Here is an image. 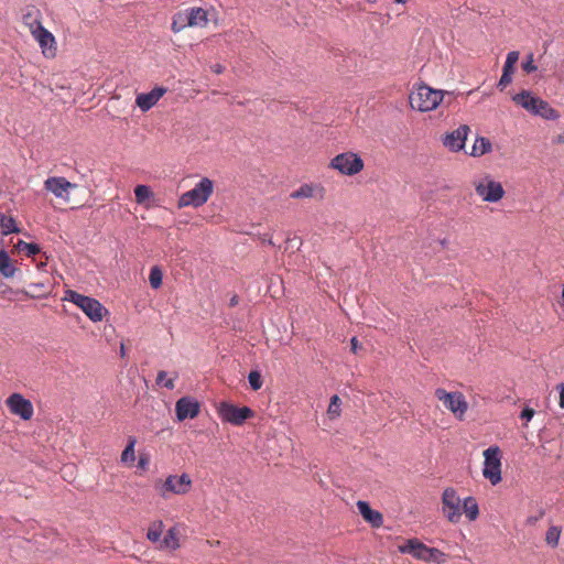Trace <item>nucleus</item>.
Here are the masks:
<instances>
[{"instance_id":"0eeeda50","label":"nucleus","mask_w":564,"mask_h":564,"mask_svg":"<svg viewBox=\"0 0 564 564\" xmlns=\"http://www.w3.org/2000/svg\"><path fill=\"white\" fill-rule=\"evenodd\" d=\"M475 191L487 203H497L505 196L501 183L494 181L489 175L475 183Z\"/></svg>"},{"instance_id":"5701e85b","label":"nucleus","mask_w":564,"mask_h":564,"mask_svg":"<svg viewBox=\"0 0 564 564\" xmlns=\"http://www.w3.org/2000/svg\"><path fill=\"white\" fill-rule=\"evenodd\" d=\"M17 271V268L12 263L9 253L2 249L0 250V273L6 278H12Z\"/></svg>"},{"instance_id":"4c0bfd02","label":"nucleus","mask_w":564,"mask_h":564,"mask_svg":"<svg viewBox=\"0 0 564 564\" xmlns=\"http://www.w3.org/2000/svg\"><path fill=\"white\" fill-rule=\"evenodd\" d=\"M521 66H522V69L528 74L533 73L538 69V66L534 64L532 53H530L525 56V61L522 62Z\"/></svg>"},{"instance_id":"c03bdc74","label":"nucleus","mask_w":564,"mask_h":564,"mask_svg":"<svg viewBox=\"0 0 564 564\" xmlns=\"http://www.w3.org/2000/svg\"><path fill=\"white\" fill-rule=\"evenodd\" d=\"M556 390L560 393L558 404L562 409H564V382H561L556 386Z\"/></svg>"},{"instance_id":"9d476101","label":"nucleus","mask_w":564,"mask_h":564,"mask_svg":"<svg viewBox=\"0 0 564 564\" xmlns=\"http://www.w3.org/2000/svg\"><path fill=\"white\" fill-rule=\"evenodd\" d=\"M192 486V479L186 473L181 476L170 475L161 486V496L166 497V492L175 495L186 494Z\"/></svg>"},{"instance_id":"58836bf2","label":"nucleus","mask_w":564,"mask_h":564,"mask_svg":"<svg viewBox=\"0 0 564 564\" xmlns=\"http://www.w3.org/2000/svg\"><path fill=\"white\" fill-rule=\"evenodd\" d=\"M161 527H162V522L160 521L158 528L152 527V528H150L148 530L147 538L151 542H159L160 541V538H161Z\"/></svg>"},{"instance_id":"7c9ffc66","label":"nucleus","mask_w":564,"mask_h":564,"mask_svg":"<svg viewBox=\"0 0 564 564\" xmlns=\"http://www.w3.org/2000/svg\"><path fill=\"white\" fill-rule=\"evenodd\" d=\"M163 272L159 265H154L150 270L149 282L152 289L156 290L162 285Z\"/></svg>"},{"instance_id":"13d9d810","label":"nucleus","mask_w":564,"mask_h":564,"mask_svg":"<svg viewBox=\"0 0 564 564\" xmlns=\"http://www.w3.org/2000/svg\"><path fill=\"white\" fill-rule=\"evenodd\" d=\"M268 243L274 246V242L271 239L268 240Z\"/></svg>"},{"instance_id":"a878e982","label":"nucleus","mask_w":564,"mask_h":564,"mask_svg":"<svg viewBox=\"0 0 564 564\" xmlns=\"http://www.w3.org/2000/svg\"><path fill=\"white\" fill-rule=\"evenodd\" d=\"M15 249L19 252H24L25 256L30 257V258H32L41 252L40 245H37L35 242H25L23 240H18V242L15 245Z\"/></svg>"},{"instance_id":"6e6552de","label":"nucleus","mask_w":564,"mask_h":564,"mask_svg":"<svg viewBox=\"0 0 564 564\" xmlns=\"http://www.w3.org/2000/svg\"><path fill=\"white\" fill-rule=\"evenodd\" d=\"M435 395L438 400L443 401L447 410L453 412L459 419L468 409V404L460 392H447L446 390L438 388L435 391Z\"/></svg>"},{"instance_id":"4be33fe9","label":"nucleus","mask_w":564,"mask_h":564,"mask_svg":"<svg viewBox=\"0 0 564 564\" xmlns=\"http://www.w3.org/2000/svg\"><path fill=\"white\" fill-rule=\"evenodd\" d=\"M534 115L540 116L546 120H556L560 118V112L553 107H551V105L547 101L541 98L539 100Z\"/></svg>"},{"instance_id":"ddd939ff","label":"nucleus","mask_w":564,"mask_h":564,"mask_svg":"<svg viewBox=\"0 0 564 564\" xmlns=\"http://www.w3.org/2000/svg\"><path fill=\"white\" fill-rule=\"evenodd\" d=\"M470 128L467 124L459 126L456 130L443 137V144L453 152H458L465 147V141Z\"/></svg>"},{"instance_id":"79ce46f5","label":"nucleus","mask_w":564,"mask_h":564,"mask_svg":"<svg viewBox=\"0 0 564 564\" xmlns=\"http://www.w3.org/2000/svg\"><path fill=\"white\" fill-rule=\"evenodd\" d=\"M519 59V52L518 51H511L507 54L506 63L516 65Z\"/></svg>"},{"instance_id":"aec40b11","label":"nucleus","mask_w":564,"mask_h":564,"mask_svg":"<svg viewBox=\"0 0 564 564\" xmlns=\"http://www.w3.org/2000/svg\"><path fill=\"white\" fill-rule=\"evenodd\" d=\"M0 229L2 236L21 232V228L18 226L15 219L11 216H7L2 212H0Z\"/></svg>"},{"instance_id":"49530a36","label":"nucleus","mask_w":564,"mask_h":564,"mask_svg":"<svg viewBox=\"0 0 564 564\" xmlns=\"http://www.w3.org/2000/svg\"><path fill=\"white\" fill-rule=\"evenodd\" d=\"M361 348V346L359 345V341L356 337H352L350 339V349L354 354H357L358 352V349Z\"/></svg>"},{"instance_id":"c756f323","label":"nucleus","mask_w":564,"mask_h":564,"mask_svg":"<svg viewBox=\"0 0 564 564\" xmlns=\"http://www.w3.org/2000/svg\"><path fill=\"white\" fill-rule=\"evenodd\" d=\"M134 196L138 204H143L147 199L153 196V192L148 185H137L134 187Z\"/></svg>"},{"instance_id":"2eb2a0df","label":"nucleus","mask_w":564,"mask_h":564,"mask_svg":"<svg viewBox=\"0 0 564 564\" xmlns=\"http://www.w3.org/2000/svg\"><path fill=\"white\" fill-rule=\"evenodd\" d=\"M399 551L403 554H411L413 557L422 561H426L427 552L430 546L425 545L417 539H409L404 544L399 545Z\"/></svg>"},{"instance_id":"1a4fd4ad","label":"nucleus","mask_w":564,"mask_h":564,"mask_svg":"<svg viewBox=\"0 0 564 564\" xmlns=\"http://www.w3.org/2000/svg\"><path fill=\"white\" fill-rule=\"evenodd\" d=\"M460 498L457 491L447 487L442 495L443 513L452 523H458L462 517L460 512Z\"/></svg>"},{"instance_id":"9b49d317","label":"nucleus","mask_w":564,"mask_h":564,"mask_svg":"<svg viewBox=\"0 0 564 564\" xmlns=\"http://www.w3.org/2000/svg\"><path fill=\"white\" fill-rule=\"evenodd\" d=\"M10 412L28 421L33 415V404L20 393H12L6 401Z\"/></svg>"},{"instance_id":"e433bc0d","label":"nucleus","mask_w":564,"mask_h":564,"mask_svg":"<svg viewBox=\"0 0 564 564\" xmlns=\"http://www.w3.org/2000/svg\"><path fill=\"white\" fill-rule=\"evenodd\" d=\"M445 554L436 547H430V552H427L425 562H433L440 564L444 562Z\"/></svg>"},{"instance_id":"603ef678","label":"nucleus","mask_w":564,"mask_h":564,"mask_svg":"<svg viewBox=\"0 0 564 564\" xmlns=\"http://www.w3.org/2000/svg\"><path fill=\"white\" fill-rule=\"evenodd\" d=\"M554 142L556 143H561V144H564V132L563 133H560L556 139L554 140Z\"/></svg>"},{"instance_id":"393cba45","label":"nucleus","mask_w":564,"mask_h":564,"mask_svg":"<svg viewBox=\"0 0 564 564\" xmlns=\"http://www.w3.org/2000/svg\"><path fill=\"white\" fill-rule=\"evenodd\" d=\"M491 151V142L489 139L479 137L475 140L471 152V156H480Z\"/></svg>"},{"instance_id":"423d86ee","label":"nucleus","mask_w":564,"mask_h":564,"mask_svg":"<svg viewBox=\"0 0 564 564\" xmlns=\"http://www.w3.org/2000/svg\"><path fill=\"white\" fill-rule=\"evenodd\" d=\"M485 463L482 474L484 477L492 485L501 481V462L500 449L498 446H490L484 452Z\"/></svg>"},{"instance_id":"09e8293b","label":"nucleus","mask_w":564,"mask_h":564,"mask_svg":"<svg viewBox=\"0 0 564 564\" xmlns=\"http://www.w3.org/2000/svg\"><path fill=\"white\" fill-rule=\"evenodd\" d=\"M502 73H507V74L513 75V73H514V65L505 62L503 67H502Z\"/></svg>"},{"instance_id":"f03ea898","label":"nucleus","mask_w":564,"mask_h":564,"mask_svg":"<svg viewBox=\"0 0 564 564\" xmlns=\"http://www.w3.org/2000/svg\"><path fill=\"white\" fill-rule=\"evenodd\" d=\"M65 301L77 305L91 322H100L108 313L107 308L96 299L79 294L74 290H67L64 296Z\"/></svg>"},{"instance_id":"f704fd0d","label":"nucleus","mask_w":564,"mask_h":564,"mask_svg":"<svg viewBox=\"0 0 564 564\" xmlns=\"http://www.w3.org/2000/svg\"><path fill=\"white\" fill-rule=\"evenodd\" d=\"M314 193V187L308 184H304L300 186L296 191L291 193L292 198H308L312 197Z\"/></svg>"},{"instance_id":"a18cd8bd","label":"nucleus","mask_w":564,"mask_h":564,"mask_svg":"<svg viewBox=\"0 0 564 564\" xmlns=\"http://www.w3.org/2000/svg\"><path fill=\"white\" fill-rule=\"evenodd\" d=\"M286 243L291 247V248H296L297 250L300 249V246L302 245V241L300 238L297 237H294V238H288L286 239Z\"/></svg>"},{"instance_id":"3c124183","label":"nucleus","mask_w":564,"mask_h":564,"mask_svg":"<svg viewBox=\"0 0 564 564\" xmlns=\"http://www.w3.org/2000/svg\"><path fill=\"white\" fill-rule=\"evenodd\" d=\"M212 69L216 73V74H220L224 72V67L220 65V64H215L214 66H212Z\"/></svg>"},{"instance_id":"cd10ccee","label":"nucleus","mask_w":564,"mask_h":564,"mask_svg":"<svg viewBox=\"0 0 564 564\" xmlns=\"http://www.w3.org/2000/svg\"><path fill=\"white\" fill-rule=\"evenodd\" d=\"M186 26H189V24H187V13L186 11H180L177 13L174 14L173 17V21H172V25H171V29L174 33H177L180 31H182L183 29H185Z\"/></svg>"},{"instance_id":"a19ab883","label":"nucleus","mask_w":564,"mask_h":564,"mask_svg":"<svg viewBox=\"0 0 564 564\" xmlns=\"http://www.w3.org/2000/svg\"><path fill=\"white\" fill-rule=\"evenodd\" d=\"M534 413L535 412H534L533 409H531L529 406H525V408L522 409V411L520 413V419L528 422V421H530L533 417Z\"/></svg>"},{"instance_id":"6e6d98bb","label":"nucleus","mask_w":564,"mask_h":564,"mask_svg":"<svg viewBox=\"0 0 564 564\" xmlns=\"http://www.w3.org/2000/svg\"><path fill=\"white\" fill-rule=\"evenodd\" d=\"M25 295L30 296L29 292H25ZM41 295L40 294H31V297H40Z\"/></svg>"},{"instance_id":"473e14b6","label":"nucleus","mask_w":564,"mask_h":564,"mask_svg":"<svg viewBox=\"0 0 564 564\" xmlns=\"http://www.w3.org/2000/svg\"><path fill=\"white\" fill-rule=\"evenodd\" d=\"M340 405H341L340 398L337 394H334L330 398V402H329V405H328V409H327V413H328L329 419L333 420V419H335V417L340 415Z\"/></svg>"},{"instance_id":"de8ad7c7","label":"nucleus","mask_w":564,"mask_h":564,"mask_svg":"<svg viewBox=\"0 0 564 564\" xmlns=\"http://www.w3.org/2000/svg\"><path fill=\"white\" fill-rule=\"evenodd\" d=\"M543 516H544V510H541V511H540V513H539V516H535V517H533V516H532V517H529V518L527 519V523H528V524H531V525H532V524H535V523L539 521V519H541Z\"/></svg>"},{"instance_id":"37998d69","label":"nucleus","mask_w":564,"mask_h":564,"mask_svg":"<svg viewBox=\"0 0 564 564\" xmlns=\"http://www.w3.org/2000/svg\"><path fill=\"white\" fill-rule=\"evenodd\" d=\"M149 456L147 454H141L139 456L138 467L141 469H147L149 465Z\"/></svg>"},{"instance_id":"2f4dec72","label":"nucleus","mask_w":564,"mask_h":564,"mask_svg":"<svg viewBox=\"0 0 564 564\" xmlns=\"http://www.w3.org/2000/svg\"><path fill=\"white\" fill-rule=\"evenodd\" d=\"M561 531H562L561 527H557V525H552L549 528L546 535H545V541L550 546L556 547L558 545Z\"/></svg>"},{"instance_id":"dca6fc26","label":"nucleus","mask_w":564,"mask_h":564,"mask_svg":"<svg viewBox=\"0 0 564 564\" xmlns=\"http://www.w3.org/2000/svg\"><path fill=\"white\" fill-rule=\"evenodd\" d=\"M357 509L362 516L364 520L368 522L372 528H380L383 524L382 514L379 511L373 510L369 502L359 500L357 502Z\"/></svg>"},{"instance_id":"20e7f679","label":"nucleus","mask_w":564,"mask_h":564,"mask_svg":"<svg viewBox=\"0 0 564 564\" xmlns=\"http://www.w3.org/2000/svg\"><path fill=\"white\" fill-rule=\"evenodd\" d=\"M218 415L226 423L241 426L247 420L254 417L256 412L247 405L238 406L234 403L223 401L218 405Z\"/></svg>"},{"instance_id":"a211bd4d","label":"nucleus","mask_w":564,"mask_h":564,"mask_svg":"<svg viewBox=\"0 0 564 564\" xmlns=\"http://www.w3.org/2000/svg\"><path fill=\"white\" fill-rule=\"evenodd\" d=\"M512 100L517 105L521 106L522 108L534 115L540 97L533 96L531 91L523 89L520 93L516 94L512 97Z\"/></svg>"},{"instance_id":"4468645a","label":"nucleus","mask_w":564,"mask_h":564,"mask_svg":"<svg viewBox=\"0 0 564 564\" xmlns=\"http://www.w3.org/2000/svg\"><path fill=\"white\" fill-rule=\"evenodd\" d=\"M166 91L167 89L165 87L156 86L149 93L139 94L135 98V104L145 112L150 110Z\"/></svg>"},{"instance_id":"bb28decb","label":"nucleus","mask_w":564,"mask_h":564,"mask_svg":"<svg viewBox=\"0 0 564 564\" xmlns=\"http://www.w3.org/2000/svg\"><path fill=\"white\" fill-rule=\"evenodd\" d=\"M135 444H137V438L134 436H129L128 443L121 453V462L122 463L132 464L135 460V456H134Z\"/></svg>"},{"instance_id":"5fc2aeb1","label":"nucleus","mask_w":564,"mask_h":564,"mask_svg":"<svg viewBox=\"0 0 564 564\" xmlns=\"http://www.w3.org/2000/svg\"><path fill=\"white\" fill-rule=\"evenodd\" d=\"M237 303H238L237 297H236V296H234V297L230 300V306H234V305H236Z\"/></svg>"},{"instance_id":"f8f14e48","label":"nucleus","mask_w":564,"mask_h":564,"mask_svg":"<svg viewBox=\"0 0 564 564\" xmlns=\"http://www.w3.org/2000/svg\"><path fill=\"white\" fill-rule=\"evenodd\" d=\"M200 412V403L192 397H182L175 403V415L178 422L195 419Z\"/></svg>"},{"instance_id":"8fccbe9b","label":"nucleus","mask_w":564,"mask_h":564,"mask_svg":"<svg viewBox=\"0 0 564 564\" xmlns=\"http://www.w3.org/2000/svg\"><path fill=\"white\" fill-rule=\"evenodd\" d=\"M444 93H445V98H444V100H443V101H444L447 106H449V105L452 104V101H453L454 97H455V96H454V91H445V90H444Z\"/></svg>"},{"instance_id":"b1692460","label":"nucleus","mask_w":564,"mask_h":564,"mask_svg":"<svg viewBox=\"0 0 564 564\" xmlns=\"http://www.w3.org/2000/svg\"><path fill=\"white\" fill-rule=\"evenodd\" d=\"M463 510L469 521H475L479 516V507L474 497H467L464 499Z\"/></svg>"},{"instance_id":"f3484780","label":"nucleus","mask_w":564,"mask_h":564,"mask_svg":"<svg viewBox=\"0 0 564 564\" xmlns=\"http://www.w3.org/2000/svg\"><path fill=\"white\" fill-rule=\"evenodd\" d=\"M45 188L52 192L56 197H63L64 193L68 191V188L76 187L75 184L68 182L64 177H48L45 181Z\"/></svg>"},{"instance_id":"39448f33","label":"nucleus","mask_w":564,"mask_h":564,"mask_svg":"<svg viewBox=\"0 0 564 564\" xmlns=\"http://www.w3.org/2000/svg\"><path fill=\"white\" fill-rule=\"evenodd\" d=\"M329 166L338 170L344 175H355L364 169L362 159L352 152L337 154L332 159Z\"/></svg>"},{"instance_id":"f257e3e1","label":"nucleus","mask_w":564,"mask_h":564,"mask_svg":"<svg viewBox=\"0 0 564 564\" xmlns=\"http://www.w3.org/2000/svg\"><path fill=\"white\" fill-rule=\"evenodd\" d=\"M444 98V90L433 89L426 84H422L416 91L410 94L409 101L413 109L426 112L434 110Z\"/></svg>"},{"instance_id":"7ed1b4c3","label":"nucleus","mask_w":564,"mask_h":564,"mask_svg":"<svg viewBox=\"0 0 564 564\" xmlns=\"http://www.w3.org/2000/svg\"><path fill=\"white\" fill-rule=\"evenodd\" d=\"M213 193V182L208 177H203L194 188L184 193L178 199V207H199L204 205Z\"/></svg>"},{"instance_id":"ea45409f","label":"nucleus","mask_w":564,"mask_h":564,"mask_svg":"<svg viewBox=\"0 0 564 564\" xmlns=\"http://www.w3.org/2000/svg\"><path fill=\"white\" fill-rule=\"evenodd\" d=\"M511 82H512V75L511 74H507V73H502L497 87L500 90H503Z\"/></svg>"},{"instance_id":"6ab92c4d","label":"nucleus","mask_w":564,"mask_h":564,"mask_svg":"<svg viewBox=\"0 0 564 564\" xmlns=\"http://www.w3.org/2000/svg\"><path fill=\"white\" fill-rule=\"evenodd\" d=\"M185 11L187 13V24H189V26H205L207 24V12L204 9L191 8Z\"/></svg>"},{"instance_id":"412c9836","label":"nucleus","mask_w":564,"mask_h":564,"mask_svg":"<svg viewBox=\"0 0 564 564\" xmlns=\"http://www.w3.org/2000/svg\"><path fill=\"white\" fill-rule=\"evenodd\" d=\"M33 34L35 35L43 51H51L52 45L55 43V39L50 31H47L40 24L37 29L33 32Z\"/></svg>"},{"instance_id":"c9c22d12","label":"nucleus","mask_w":564,"mask_h":564,"mask_svg":"<svg viewBox=\"0 0 564 564\" xmlns=\"http://www.w3.org/2000/svg\"><path fill=\"white\" fill-rule=\"evenodd\" d=\"M175 378H177V375H175L174 378L166 379V372L164 370H161L158 372L155 381H156V384H162L166 389L173 390L175 387V384H174Z\"/></svg>"},{"instance_id":"864d4df0","label":"nucleus","mask_w":564,"mask_h":564,"mask_svg":"<svg viewBox=\"0 0 564 564\" xmlns=\"http://www.w3.org/2000/svg\"><path fill=\"white\" fill-rule=\"evenodd\" d=\"M30 286L34 288L36 290H40V289L44 288V284H42V283H32V284H30Z\"/></svg>"},{"instance_id":"c85d7f7f","label":"nucleus","mask_w":564,"mask_h":564,"mask_svg":"<svg viewBox=\"0 0 564 564\" xmlns=\"http://www.w3.org/2000/svg\"><path fill=\"white\" fill-rule=\"evenodd\" d=\"M161 546L166 547V549H172V550H176L180 546L176 531L174 528H171L166 532L165 536L161 541Z\"/></svg>"},{"instance_id":"72a5a7b5","label":"nucleus","mask_w":564,"mask_h":564,"mask_svg":"<svg viewBox=\"0 0 564 564\" xmlns=\"http://www.w3.org/2000/svg\"><path fill=\"white\" fill-rule=\"evenodd\" d=\"M248 382L251 390H260L263 384L261 372L259 370H251L248 375Z\"/></svg>"},{"instance_id":"4d7b16f0","label":"nucleus","mask_w":564,"mask_h":564,"mask_svg":"<svg viewBox=\"0 0 564 564\" xmlns=\"http://www.w3.org/2000/svg\"><path fill=\"white\" fill-rule=\"evenodd\" d=\"M406 0H394L395 3H404Z\"/></svg>"}]
</instances>
